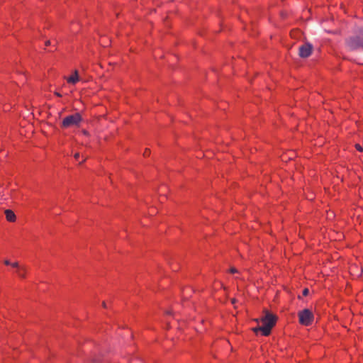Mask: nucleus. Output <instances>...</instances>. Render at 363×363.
<instances>
[{"instance_id":"f257e3e1","label":"nucleus","mask_w":363,"mask_h":363,"mask_svg":"<svg viewBox=\"0 0 363 363\" xmlns=\"http://www.w3.org/2000/svg\"><path fill=\"white\" fill-rule=\"evenodd\" d=\"M277 318L276 315L266 311L265 315L261 318L263 325L253 328V331L255 333L261 331L263 335H269L271 333L272 328L276 323Z\"/></svg>"},{"instance_id":"1a4fd4ad","label":"nucleus","mask_w":363,"mask_h":363,"mask_svg":"<svg viewBox=\"0 0 363 363\" xmlns=\"http://www.w3.org/2000/svg\"><path fill=\"white\" fill-rule=\"evenodd\" d=\"M11 266L14 268H16V269H19V268H21L22 266H20L18 262H15L13 263H11Z\"/></svg>"},{"instance_id":"f3484780","label":"nucleus","mask_w":363,"mask_h":363,"mask_svg":"<svg viewBox=\"0 0 363 363\" xmlns=\"http://www.w3.org/2000/svg\"><path fill=\"white\" fill-rule=\"evenodd\" d=\"M55 94L57 96H60V97L62 96L59 92H57V91H55Z\"/></svg>"},{"instance_id":"f03ea898","label":"nucleus","mask_w":363,"mask_h":363,"mask_svg":"<svg viewBox=\"0 0 363 363\" xmlns=\"http://www.w3.org/2000/svg\"><path fill=\"white\" fill-rule=\"evenodd\" d=\"M347 45L352 50L363 49V27L359 28L357 35L347 40Z\"/></svg>"},{"instance_id":"dca6fc26","label":"nucleus","mask_w":363,"mask_h":363,"mask_svg":"<svg viewBox=\"0 0 363 363\" xmlns=\"http://www.w3.org/2000/svg\"><path fill=\"white\" fill-rule=\"evenodd\" d=\"M236 302H237V300H236L235 298H232V299H231V303H232L233 304H235Z\"/></svg>"},{"instance_id":"f8f14e48","label":"nucleus","mask_w":363,"mask_h":363,"mask_svg":"<svg viewBox=\"0 0 363 363\" xmlns=\"http://www.w3.org/2000/svg\"><path fill=\"white\" fill-rule=\"evenodd\" d=\"M230 273H233H233H237V272H238V270H237L235 267H231V268L230 269Z\"/></svg>"},{"instance_id":"0eeeda50","label":"nucleus","mask_w":363,"mask_h":363,"mask_svg":"<svg viewBox=\"0 0 363 363\" xmlns=\"http://www.w3.org/2000/svg\"><path fill=\"white\" fill-rule=\"evenodd\" d=\"M5 215L6 220L9 222H14L16 220V215L14 212L10 209H7L5 211Z\"/></svg>"},{"instance_id":"423d86ee","label":"nucleus","mask_w":363,"mask_h":363,"mask_svg":"<svg viewBox=\"0 0 363 363\" xmlns=\"http://www.w3.org/2000/svg\"><path fill=\"white\" fill-rule=\"evenodd\" d=\"M66 79H67V81L68 83L73 84H76L77 82L79 81V77L78 75L77 70L74 71L73 75H72Z\"/></svg>"},{"instance_id":"ddd939ff","label":"nucleus","mask_w":363,"mask_h":363,"mask_svg":"<svg viewBox=\"0 0 363 363\" xmlns=\"http://www.w3.org/2000/svg\"><path fill=\"white\" fill-rule=\"evenodd\" d=\"M4 264H6V265H11V262H10V261H9V260H8V259H6V260L4 261Z\"/></svg>"},{"instance_id":"39448f33","label":"nucleus","mask_w":363,"mask_h":363,"mask_svg":"<svg viewBox=\"0 0 363 363\" xmlns=\"http://www.w3.org/2000/svg\"><path fill=\"white\" fill-rule=\"evenodd\" d=\"M313 49L311 43H306L299 47L298 55L301 58H307L311 55Z\"/></svg>"},{"instance_id":"4468645a","label":"nucleus","mask_w":363,"mask_h":363,"mask_svg":"<svg viewBox=\"0 0 363 363\" xmlns=\"http://www.w3.org/2000/svg\"><path fill=\"white\" fill-rule=\"evenodd\" d=\"M79 153H75L74 157L76 160H78L79 158Z\"/></svg>"},{"instance_id":"2eb2a0df","label":"nucleus","mask_w":363,"mask_h":363,"mask_svg":"<svg viewBox=\"0 0 363 363\" xmlns=\"http://www.w3.org/2000/svg\"><path fill=\"white\" fill-rule=\"evenodd\" d=\"M149 153H150V150L147 149V150H145V151L144 152V155L147 156Z\"/></svg>"},{"instance_id":"9b49d317","label":"nucleus","mask_w":363,"mask_h":363,"mask_svg":"<svg viewBox=\"0 0 363 363\" xmlns=\"http://www.w3.org/2000/svg\"><path fill=\"white\" fill-rule=\"evenodd\" d=\"M308 293H309L308 289L306 288L303 291V296H307L308 294Z\"/></svg>"},{"instance_id":"9d476101","label":"nucleus","mask_w":363,"mask_h":363,"mask_svg":"<svg viewBox=\"0 0 363 363\" xmlns=\"http://www.w3.org/2000/svg\"><path fill=\"white\" fill-rule=\"evenodd\" d=\"M355 147L359 152H362L363 151V147L360 145H359V144H356L355 145Z\"/></svg>"},{"instance_id":"a211bd4d","label":"nucleus","mask_w":363,"mask_h":363,"mask_svg":"<svg viewBox=\"0 0 363 363\" xmlns=\"http://www.w3.org/2000/svg\"><path fill=\"white\" fill-rule=\"evenodd\" d=\"M50 45V40H47V41L45 42V45H47V46H48V45Z\"/></svg>"},{"instance_id":"7ed1b4c3","label":"nucleus","mask_w":363,"mask_h":363,"mask_svg":"<svg viewBox=\"0 0 363 363\" xmlns=\"http://www.w3.org/2000/svg\"><path fill=\"white\" fill-rule=\"evenodd\" d=\"M82 121V116L79 113H76L65 117L62 122V127L64 128L77 127Z\"/></svg>"},{"instance_id":"6e6552de","label":"nucleus","mask_w":363,"mask_h":363,"mask_svg":"<svg viewBox=\"0 0 363 363\" xmlns=\"http://www.w3.org/2000/svg\"><path fill=\"white\" fill-rule=\"evenodd\" d=\"M27 269L25 266H22L19 269L16 270V273L20 278H25L26 275Z\"/></svg>"},{"instance_id":"20e7f679","label":"nucleus","mask_w":363,"mask_h":363,"mask_svg":"<svg viewBox=\"0 0 363 363\" xmlns=\"http://www.w3.org/2000/svg\"><path fill=\"white\" fill-rule=\"evenodd\" d=\"M299 323L303 325H310L313 321V314L309 309H303L298 313Z\"/></svg>"},{"instance_id":"6ab92c4d","label":"nucleus","mask_w":363,"mask_h":363,"mask_svg":"<svg viewBox=\"0 0 363 363\" xmlns=\"http://www.w3.org/2000/svg\"><path fill=\"white\" fill-rule=\"evenodd\" d=\"M102 306L103 307L106 308V304L104 301L102 303Z\"/></svg>"}]
</instances>
